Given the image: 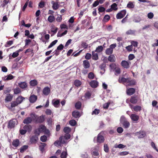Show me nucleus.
<instances>
[{
	"mask_svg": "<svg viewBox=\"0 0 158 158\" xmlns=\"http://www.w3.org/2000/svg\"><path fill=\"white\" fill-rule=\"evenodd\" d=\"M50 92V89L48 87H46L43 89V92L45 95H48Z\"/></svg>",
	"mask_w": 158,
	"mask_h": 158,
	"instance_id": "ddd939ff",
	"label": "nucleus"
},
{
	"mask_svg": "<svg viewBox=\"0 0 158 158\" xmlns=\"http://www.w3.org/2000/svg\"><path fill=\"white\" fill-rule=\"evenodd\" d=\"M58 28L57 27H55L54 25L52 26L51 31L54 34H56Z\"/></svg>",
	"mask_w": 158,
	"mask_h": 158,
	"instance_id": "de8ad7c7",
	"label": "nucleus"
},
{
	"mask_svg": "<svg viewBox=\"0 0 158 158\" xmlns=\"http://www.w3.org/2000/svg\"><path fill=\"white\" fill-rule=\"evenodd\" d=\"M130 101L131 103H136L137 102V97L134 96L132 97L130 99Z\"/></svg>",
	"mask_w": 158,
	"mask_h": 158,
	"instance_id": "473e14b6",
	"label": "nucleus"
},
{
	"mask_svg": "<svg viewBox=\"0 0 158 158\" xmlns=\"http://www.w3.org/2000/svg\"><path fill=\"white\" fill-rule=\"evenodd\" d=\"M96 52H92V58L93 59L97 60L98 59V56L97 53H95Z\"/></svg>",
	"mask_w": 158,
	"mask_h": 158,
	"instance_id": "2f4dec72",
	"label": "nucleus"
},
{
	"mask_svg": "<svg viewBox=\"0 0 158 158\" xmlns=\"http://www.w3.org/2000/svg\"><path fill=\"white\" fill-rule=\"evenodd\" d=\"M126 11L125 10H122L117 14L116 18L118 19H120L123 18L126 15Z\"/></svg>",
	"mask_w": 158,
	"mask_h": 158,
	"instance_id": "423d86ee",
	"label": "nucleus"
},
{
	"mask_svg": "<svg viewBox=\"0 0 158 158\" xmlns=\"http://www.w3.org/2000/svg\"><path fill=\"white\" fill-rule=\"evenodd\" d=\"M19 132L22 135H24L27 132L23 128V129H20L19 130Z\"/></svg>",
	"mask_w": 158,
	"mask_h": 158,
	"instance_id": "774afa93",
	"label": "nucleus"
},
{
	"mask_svg": "<svg viewBox=\"0 0 158 158\" xmlns=\"http://www.w3.org/2000/svg\"><path fill=\"white\" fill-rule=\"evenodd\" d=\"M103 49V47L102 46H99L97 48L95 51L98 52H100L102 51Z\"/></svg>",
	"mask_w": 158,
	"mask_h": 158,
	"instance_id": "ea45409f",
	"label": "nucleus"
},
{
	"mask_svg": "<svg viewBox=\"0 0 158 158\" xmlns=\"http://www.w3.org/2000/svg\"><path fill=\"white\" fill-rule=\"evenodd\" d=\"M48 20L50 23H52L55 20V18L53 16L50 15L49 16Z\"/></svg>",
	"mask_w": 158,
	"mask_h": 158,
	"instance_id": "4c0bfd02",
	"label": "nucleus"
},
{
	"mask_svg": "<svg viewBox=\"0 0 158 158\" xmlns=\"http://www.w3.org/2000/svg\"><path fill=\"white\" fill-rule=\"evenodd\" d=\"M138 43L135 41H132L131 42V45L132 46L135 47H137L138 46Z\"/></svg>",
	"mask_w": 158,
	"mask_h": 158,
	"instance_id": "e2e57ef3",
	"label": "nucleus"
},
{
	"mask_svg": "<svg viewBox=\"0 0 158 158\" xmlns=\"http://www.w3.org/2000/svg\"><path fill=\"white\" fill-rule=\"evenodd\" d=\"M69 123L71 125L74 126L77 123L75 120L73 119L69 121Z\"/></svg>",
	"mask_w": 158,
	"mask_h": 158,
	"instance_id": "5fc2aeb1",
	"label": "nucleus"
},
{
	"mask_svg": "<svg viewBox=\"0 0 158 158\" xmlns=\"http://www.w3.org/2000/svg\"><path fill=\"white\" fill-rule=\"evenodd\" d=\"M23 128L27 132H30L31 130V126L30 125H26Z\"/></svg>",
	"mask_w": 158,
	"mask_h": 158,
	"instance_id": "393cba45",
	"label": "nucleus"
},
{
	"mask_svg": "<svg viewBox=\"0 0 158 158\" xmlns=\"http://www.w3.org/2000/svg\"><path fill=\"white\" fill-rule=\"evenodd\" d=\"M128 85H135V81L134 80H131L130 79V81L129 82H128Z\"/></svg>",
	"mask_w": 158,
	"mask_h": 158,
	"instance_id": "864d4df0",
	"label": "nucleus"
},
{
	"mask_svg": "<svg viewBox=\"0 0 158 158\" xmlns=\"http://www.w3.org/2000/svg\"><path fill=\"white\" fill-rule=\"evenodd\" d=\"M83 65L84 68H88L90 66L89 63L87 60H85L83 61Z\"/></svg>",
	"mask_w": 158,
	"mask_h": 158,
	"instance_id": "412c9836",
	"label": "nucleus"
},
{
	"mask_svg": "<svg viewBox=\"0 0 158 158\" xmlns=\"http://www.w3.org/2000/svg\"><path fill=\"white\" fill-rule=\"evenodd\" d=\"M20 144V142L19 139H15L12 142V144L14 147H18Z\"/></svg>",
	"mask_w": 158,
	"mask_h": 158,
	"instance_id": "b1692460",
	"label": "nucleus"
},
{
	"mask_svg": "<svg viewBox=\"0 0 158 158\" xmlns=\"http://www.w3.org/2000/svg\"><path fill=\"white\" fill-rule=\"evenodd\" d=\"M131 64L130 61H127L126 60H123L121 63L122 66L125 68L128 69L130 67Z\"/></svg>",
	"mask_w": 158,
	"mask_h": 158,
	"instance_id": "1a4fd4ad",
	"label": "nucleus"
},
{
	"mask_svg": "<svg viewBox=\"0 0 158 158\" xmlns=\"http://www.w3.org/2000/svg\"><path fill=\"white\" fill-rule=\"evenodd\" d=\"M57 42V40H55L52 42L49 45V46L48 47V48H49L52 47H53L54 45Z\"/></svg>",
	"mask_w": 158,
	"mask_h": 158,
	"instance_id": "8fccbe9b",
	"label": "nucleus"
},
{
	"mask_svg": "<svg viewBox=\"0 0 158 158\" xmlns=\"http://www.w3.org/2000/svg\"><path fill=\"white\" fill-rule=\"evenodd\" d=\"M110 66L111 69H114L115 75H118L120 73V68L118 65L112 63L110 65Z\"/></svg>",
	"mask_w": 158,
	"mask_h": 158,
	"instance_id": "f03ea898",
	"label": "nucleus"
},
{
	"mask_svg": "<svg viewBox=\"0 0 158 158\" xmlns=\"http://www.w3.org/2000/svg\"><path fill=\"white\" fill-rule=\"evenodd\" d=\"M30 117L31 118L32 120L36 123L37 116L36 114H31Z\"/></svg>",
	"mask_w": 158,
	"mask_h": 158,
	"instance_id": "f704fd0d",
	"label": "nucleus"
},
{
	"mask_svg": "<svg viewBox=\"0 0 158 158\" xmlns=\"http://www.w3.org/2000/svg\"><path fill=\"white\" fill-rule=\"evenodd\" d=\"M134 134L135 135L137 136L139 138H143L146 135L145 132L143 131H140L139 132H135Z\"/></svg>",
	"mask_w": 158,
	"mask_h": 158,
	"instance_id": "20e7f679",
	"label": "nucleus"
},
{
	"mask_svg": "<svg viewBox=\"0 0 158 158\" xmlns=\"http://www.w3.org/2000/svg\"><path fill=\"white\" fill-rule=\"evenodd\" d=\"M65 137H60L59 139V140L56 141L54 143L55 146H61V144L64 143L65 141L62 140L63 139H64Z\"/></svg>",
	"mask_w": 158,
	"mask_h": 158,
	"instance_id": "39448f33",
	"label": "nucleus"
},
{
	"mask_svg": "<svg viewBox=\"0 0 158 158\" xmlns=\"http://www.w3.org/2000/svg\"><path fill=\"white\" fill-rule=\"evenodd\" d=\"M32 121V119L31 117H28L25 119L23 121V123L25 124H29L31 123Z\"/></svg>",
	"mask_w": 158,
	"mask_h": 158,
	"instance_id": "a878e982",
	"label": "nucleus"
},
{
	"mask_svg": "<svg viewBox=\"0 0 158 158\" xmlns=\"http://www.w3.org/2000/svg\"><path fill=\"white\" fill-rule=\"evenodd\" d=\"M14 93L15 94H17L20 93L21 92L20 89L19 88H17L15 89L14 90Z\"/></svg>",
	"mask_w": 158,
	"mask_h": 158,
	"instance_id": "603ef678",
	"label": "nucleus"
},
{
	"mask_svg": "<svg viewBox=\"0 0 158 158\" xmlns=\"http://www.w3.org/2000/svg\"><path fill=\"white\" fill-rule=\"evenodd\" d=\"M37 98V96L34 94L31 95L29 98V101L31 103H34L36 101Z\"/></svg>",
	"mask_w": 158,
	"mask_h": 158,
	"instance_id": "4468645a",
	"label": "nucleus"
},
{
	"mask_svg": "<svg viewBox=\"0 0 158 158\" xmlns=\"http://www.w3.org/2000/svg\"><path fill=\"white\" fill-rule=\"evenodd\" d=\"M125 147V146L122 144H120L118 145L116 144L114 146V148H124Z\"/></svg>",
	"mask_w": 158,
	"mask_h": 158,
	"instance_id": "79ce46f5",
	"label": "nucleus"
},
{
	"mask_svg": "<svg viewBox=\"0 0 158 158\" xmlns=\"http://www.w3.org/2000/svg\"><path fill=\"white\" fill-rule=\"evenodd\" d=\"M44 120L43 116H42L37 117V119L36 120L37 123H42Z\"/></svg>",
	"mask_w": 158,
	"mask_h": 158,
	"instance_id": "c9c22d12",
	"label": "nucleus"
},
{
	"mask_svg": "<svg viewBox=\"0 0 158 158\" xmlns=\"http://www.w3.org/2000/svg\"><path fill=\"white\" fill-rule=\"evenodd\" d=\"M90 86L93 88H95L98 86V82L96 81H91L89 82Z\"/></svg>",
	"mask_w": 158,
	"mask_h": 158,
	"instance_id": "f8f14e48",
	"label": "nucleus"
},
{
	"mask_svg": "<svg viewBox=\"0 0 158 158\" xmlns=\"http://www.w3.org/2000/svg\"><path fill=\"white\" fill-rule=\"evenodd\" d=\"M13 96L10 94H7L6 96L5 101L6 102L11 101L12 99Z\"/></svg>",
	"mask_w": 158,
	"mask_h": 158,
	"instance_id": "2eb2a0df",
	"label": "nucleus"
},
{
	"mask_svg": "<svg viewBox=\"0 0 158 158\" xmlns=\"http://www.w3.org/2000/svg\"><path fill=\"white\" fill-rule=\"evenodd\" d=\"M30 83L31 86H34L37 85V81L35 80H32L30 81Z\"/></svg>",
	"mask_w": 158,
	"mask_h": 158,
	"instance_id": "09e8293b",
	"label": "nucleus"
},
{
	"mask_svg": "<svg viewBox=\"0 0 158 158\" xmlns=\"http://www.w3.org/2000/svg\"><path fill=\"white\" fill-rule=\"evenodd\" d=\"M25 98L21 96L18 97L16 99V102L18 104H20Z\"/></svg>",
	"mask_w": 158,
	"mask_h": 158,
	"instance_id": "bb28decb",
	"label": "nucleus"
},
{
	"mask_svg": "<svg viewBox=\"0 0 158 158\" xmlns=\"http://www.w3.org/2000/svg\"><path fill=\"white\" fill-rule=\"evenodd\" d=\"M28 148V146L27 145H24L22 147L20 150V152H23L25 150H26Z\"/></svg>",
	"mask_w": 158,
	"mask_h": 158,
	"instance_id": "a18cd8bd",
	"label": "nucleus"
},
{
	"mask_svg": "<svg viewBox=\"0 0 158 158\" xmlns=\"http://www.w3.org/2000/svg\"><path fill=\"white\" fill-rule=\"evenodd\" d=\"M154 16V14L152 12H150L148 14V17L150 19H152Z\"/></svg>",
	"mask_w": 158,
	"mask_h": 158,
	"instance_id": "338daca9",
	"label": "nucleus"
},
{
	"mask_svg": "<svg viewBox=\"0 0 158 158\" xmlns=\"http://www.w3.org/2000/svg\"><path fill=\"white\" fill-rule=\"evenodd\" d=\"M19 86L21 88L23 89L26 87L27 86V85L25 82H23L19 83Z\"/></svg>",
	"mask_w": 158,
	"mask_h": 158,
	"instance_id": "e433bc0d",
	"label": "nucleus"
},
{
	"mask_svg": "<svg viewBox=\"0 0 158 158\" xmlns=\"http://www.w3.org/2000/svg\"><path fill=\"white\" fill-rule=\"evenodd\" d=\"M40 140L43 142H45L47 139V137L45 135H43L40 137Z\"/></svg>",
	"mask_w": 158,
	"mask_h": 158,
	"instance_id": "13d9d810",
	"label": "nucleus"
},
{
	"mask_svg": "<svg viewBox=\"0 0 158 158\" xmlns=\"http://www.w3.org/2000/svg\"><path fill=\"white\" fill-rule=\"evenodd\" d=\"M135 6L133 2H129L127 5V7L129 8H133Z\"/></svg>",
	"mask_w": 158,
	"mask_h": 158,
	"instance_id": "c85d7f7f",
	"label": "nucleus"
},
{
	"mask_svg": "<svg viewBox=\"0 0 158 158\" xmlns=\"http://www.w3.org/2000/svg\"><path fill=\"white\" fill-rule=\"evenodd\" d=\"M60 101L59 100H55L53 99L52 100V103L53 105L56 107H58Z\"/></svg>",
	"mask_w": 158,
	"mask_h": 158,
	"instance_id": "5701e85b",
	"label": "nucleus"
},
{
	"mask_svg": "<svg viewBox=\"0 0 158 158\" xmlns=\"http://www.w3.org/2000/svg\"><path fill=\"white\" fill-rule=\"evenodd\" d=\"M38 139L36 136H33L30 139V141L31 143H35L38 140Z\"/></svg>",
	"mask_w": 158,
	"mask_h": 158,
	"instance_id": "72a5a7b5",
	"label": "nucleus"
},
{
	"mask_svg": "<svg viewBox=\"0 0 158 158\" xmlns=\"http://www.w3.org/2000/svg\"><path fill=\"white\" fill-rule=\"evenodd\" d=\"M71 129L70 128L68 127H66L64 129V132L66 133V134H69V133L71 131Z\"/></svg>",
	"mask_w": 158,
	"mask_h": 158,
	"instance_id": "a19ab883",
	"label": "nucleus"
},
{
	"mask_svg": "<svg viewBox=\"0 0 158 158\" xmlns=\"http://www.w3.org/2000/svg\"><path fill=\"white\" fill-rule=\"evenodd\" d=\"M130 117L132 120L135 122L137 121L139 119V116L135 114H132L131 115Z\"/></svg>",
	"mask_w": 158,
	"mask_h": 158,
	"instance_id": "f3484780",
	"label": "nucleus"
},
{
	"mask_svg": "<svg viewBox=\"0 0 158 158\" xmlns=\"http://www.w3.org/2000/svg\"><path fill=\"white\" fill-rule=\"evenodd\" d=\"M108 60L111 62H114L115 61V57L114 55H110L109 57Z\"/></svg>",
	"mask_w": 158,
	"mask_h": 158,
	"instance_id": "c756f323",
	"label": "nucleus"
},
{
	"mask_svg": "<svg viewBox=\"0 0 158 158\" xmlns=\"http://www.w3.org/2000/svg\"><path fill=\"white\" fill-rule=\"evenodd\" d=\"M117 5L116 3H114L111 6V7L112 9L114 10H118V8L117 7Z\"/></svg>",
	"mask_w": 158,
	"mask_h": 158,
	"instance_id": "49530a36",
	"label": "nucleus"
},
{
	"mask_svg": "<svg viewBox=\"0 0 158 158\" xmlns=\"http://www.w3.org/2000/svg\"><path fill=\"white\" fill-rule=\"evenodd\" d=\"M81 84V82L79 80H76L74 82V85L76 86H80Z\"/></svg>",
	"mask_w": 158,
	"mask_h": 158,
	"instance_id": "58836bf2",
	"label": "nucleus"
},
{
	"mask_svg": "<svg viewBox=\"0 0 158 158\" xmlns=\"http://www.w3.org/2000/svg\"><path fill=\"white\" fill-rule=\"evenodd\" d=\"M110 18V16L108 15H106L103 19V21L104 22H107Z\"/></svg>",
	"mask_w": 158,
	"mask_h": 158,
	"instance_id": "c03bdc74",
	"label": "nucleus"
},
{
	"mask_svg": "<svg viewBox=\"0 0 158 158\" xmlns=\"http://www.w3.org/2000/svg\"><path fill=\"white\" fill-rule=\"evenodd\" d=\"M17 120L15 119L10 120L8 123V128H12L14 127L17 124Z\"/></svg>",
	"mask_w": 158,
	"mask_h": 158,
	"instance_id": "0eeeda50",
	"label": "nucleus"
},
{
	"mask_svg": "<svg viewBox=\"0 0 158 158\" xmlns=\"http://www.w3.org/2000/svg\"><path fill=\"white\" fill-rule=\"evenodd\" d=\"M18 105V104L16 102V101H13L11 103V106H7V107L9 109L11 110L12 108L15 107V106H17Z\"/></svg>",
	"mask_w": 158,
	"mask_h": 158,
	"instance_id": "6ab92c4d",
	"label": "nucleus"
},
{
	"mask_svg": "<svg viewBox=\"0 0 158 158\" xmlns=\"http://www.w3.org/2000/svg\"><path fill=\"white\" fill-rule=\"evenodd\" d=\"M81 105V103L80 102H77L75 104V107L77 109H80Z\"/></svg>",
	"mask_w": 158,
	"mask_h": 158,
	"instance_id": "37998d69",
	"label": "nucleus"
},
{
	"mask_svg": "<svg viewBox=\"0 0 158 158\" xmlns=\"http://www.w3.org/2000/svg\"><path fill=\"white\" fill-rule=\"evenodd\" d=\"M135 92V89L133 88H130L128 89L127 91V94L131 95L134 93Z\"/></svg>",
	"mask_w": 158,
	"mask_h": 158,
	"instance_id": "a211bd4d",
	"label": "nucleus"
},
{
	"mask_svg": "<svg viewBox=\"0 0 158 158\" xmlns=\"http://www.w3.org/2000/svg\"><path fill=\"white\" fill-rule=\"evenodd\" d=\"M126 49L129 52H131L133 49V47L132 45H129L126 47Z\"/></svg>",
	"mask_w": 158,
	"mask_h": 158,
	"instance_id": "052dcab7",
	"label": "nucleus"
},
{
	"mask_svg": "<svg viewBox=\"0 0 158 158\" xmlns=\"http://www.w3.org/2000/svg\"><path fill=\"white\" fill-rule=\"evenodd\" d=\"M118 82L120 83H128L130 81V79L129 78H125L124 77H120L118 80Z\"/></svg>",
	"mask_w": 158,
	"mask_h": 158,
	"instance_id": "9d476101",
	"label": "nucleus"
},
{
	"mask_svg": "<svg viewBox=\"0 0 158 158\" xmlns=\"http://www.w3.org/2000/svg\"><path fill=\"white\" fill-rule=\"evenodd\" d=\"M45 128H46L44 126L41 125L38 128V129L39 132L38 133L37 132V130H36L35 131V132L36 134H38V135H39L40 134V132H41L44 131L45 130Z\"/></svg>",
	"mask_w": 158,
	"mask_h": 158,
	"instance_id": "9b49d317",
	"label": "nucleus"
},
{
	"mask_svg": "<svg viewBox=\"0 0 158 158\" xmlns=\"http://www.w3.org/2000/svg\"><path fill=\"white\" fill-rule=\"evenodd\" d=\"M98 149L99 147L98 146H96L94 147L91 152L92 156H98L99 155L98 152Z\"/></svg>",
	"mask_w": 158,
	"mask_h": 158,
	"instance_id": "6e6552de",
	"label": "nucleus"
},
{
	"mask_svg": "<svg viewBox=\"0 0 158 158\" xmlns=\"http://www.w3.org/2000/svg\"><path fill=\"white\" fill-rule=\"evenodd\" d=\"M100 111L99 110L95 109L94 111H93L92 113V114H98L99 113Z\"/></svg>",
	"mask_w": 158,
	"mask_h": 158,
	"instance_id": "680f3d73",
	"label": "nucleus"
},
{
	"mask_svg": "<svg viewBox=\"0 0 158 158\" xmlns=\"http://www.w3.org/2000/svg\"><path fill=\"white\" fill-rule=\"evenodd\" d=\"M135 31L131 30H129L126 32V34L127 35H132L135 33Z\"/></svg>",
	"mask_w": 158,
	"mask_h": 158,
	"instance_id": "6e6d98bb",
	"label": "nucleus"
},
{
	"mask_svg": "<svg viewBox=\"0 0 158 158\" xmlns=\"http://www.w3.org/2000/svg\"><path fill=\"white\" fill-rule=\"evenodd\" d=\"M116 46V44H111L110 47L107 48L106 51V54L110 55L111 54L113 51V49L115 48Z\"/></svg>",
	"mask_w": 158,
	"mask_h": 158,
	"instance_id": "7ed1b4c3",
	"label": "nucleus"
},
{
	"mask_svg": "<svg viewBox=\"0 0 158 158\" xmlns=\"http://www.w3.org/2000/svg\"><path fill=\"white\" fill-rule=\"evenodd\" d=\"M46 144L45 143H42L41 145L40 146V150L43 151L44 150V148L46 146Z\"/></svg>",
	"mask_w": 158,
	"mask_h": 158,
	"instance_id": "3c124183",
	"label": "nucleus"
},
{
	"mask_svg": "<svg viewBox=\"0 0 158 158\" xmlns=\"http://www.w3.org/2000/svg\"><path fill=\"white\" fill-rule=\"evenodd\" d=\"M91 55L90 54L87 53L85 56V58L87 60H89L91 58Z\"/></svg>",
	"mask_w": 158,
	"mask_h": 158,
	"instance_id": "0e129e2a",
	"label": "nucleus"
},
{
	"mask_svg": "<svg viewBox=\"0 0 158 158\" xmlns=\"http://www.w3.org/2000/svg\"><path fill=\"white\" fill-rule=\"evenodd\" d=\"M72 115L75 118H79L80 117L81 115L79 111L75 110L72 112Z\"/></svg>",
	"mask_w": 158,
	"mask_h": 158,
	"instance_id": "dca6fc26",
	"label": "nucleus"
},
{
	"mask_svg": "<svg viewBox=\"0 0 158 158\" xmlns=\"http://www.w3.org/2000/svg\"><path fill=\"white\" fill-rule=\"evenodd\" d=\"M104 140V137L100 134H99L98 135L97 137V141L99 143H101L103 142Z\"/></svg>",
	"mask_w": 158,
	"mask_h": 158,
	"instance_id": "aec40b11",
	"label": "nucleus"
},
{
	"mask_svg": "<svg viewBox=\"0 0 158 158\" xmlns=\"http://www.w3.org/2000/svg\"><path fill=\"white\" fill-rule=\"evenodd\" d=\"M52 8L54 10H56L59 7V5L57 2H54L53 1H52Z\"/></svg>",
	"mask_w": 158,
	"mask_h": 158,
	"instance_id": "4be33fe9",
	"label": "nucleus"
},
{
	"mask_svg": "<svg viewBox=\"0 0 158 158\" xmlns=\"http://www.w3.org/2000/svg\"><path fill=\"white\" fill-rule=\"evenodd\" d=\"M8 3V1L7 0H4L2 4H1V6L4 7Z\"/></svg>",
	"mask_w": 158,
	"mask_h": 158,
	"instance_id": "69168bd1",
	"label": "nucleus"
},
{
	"mask_svg": "<svg viewBox=\"0 0 158 158\" xmlns=\"http://www.w3.org/2000/svg\"><path fill=\"white\" fill-rule=\"evenodd\" d=\"M61 137H65L64 139H62V140H64L65 141L64 143H67V140L70 139V135L69 134H66L64 136H62Z\"/></svg>",
	"mask_w": 158,
	"mask_h": 158,
	"instance_id": "7c9ffc66",
	"label": "nucleus"
},
{
	"mask_svg": "<svg viewBox=\"0 0 158 158\" xmlns=\"http://www.w3.org/2000/svg\"><path fill=\"white\" fill-rule=\"evenodd\" d=\"M130 106L131 108L135 111H140L141 110V107L140 106H133L131 105H130Z\"/></svg>",
	"mask_w": 158,
	"mask_h": 158,
	"instance_id": "cd10ccee",
	"label": "nucleus"
},
{
	"mask_svg": "<svg viewBox=\"0 0 158 158\" xmlns=\"http://www.w3.org/2000/svg\"><path fill=\"white\" fill-rule=\"evenodd\" d=\"M120 122L124 128H127L129 127L130 123L124 116H122L121 117Z\"/></svg>",
	"mask_w": 158,
	"mask_h": 158,
	"instance_id": "f257e3e1",
	"label": "nucleus"
},
{
	"mask_svg": "<svg viewBox=\"0 0 158 158\" xmlns=\"http://www.w3.org/2000/svg\"><path fill=\"white\" fill-rule=\"evenodd\" d=\"M67 153L66 152H63L60 155V157L61 158H66L67 156Z\"/></svg>",
	"mask_w": 158,
	"mask_h": 158,
	"instance_id": "bf43d9fd",
	"label": "nucleus"
},
{
	"mask_svg": "<svg viewBox=\"0 0 158 158\" xmlns=\"http://www.w3.org/2000/svg\"><path fill=\"white\" fill-rule=\"evenodd\" d=\"M88 77L89 78L91 79H93L94 77V75L93 73L90 72L89 73Z\"/></svg>",
	"mask_w": 158,
	"mask_h": 158,
	"instance_id": "4d7b16f0",
	"label": "nucleus"
}]
</instances>
